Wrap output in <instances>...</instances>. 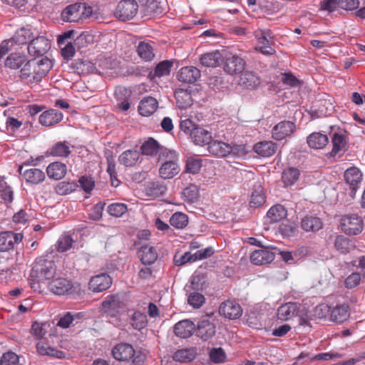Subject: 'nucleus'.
I'll list each match as a JSON object with an SVG mask.
<instances>
[{
	"label": "nucleus",
	"mask_w": 365,
	"mask_h": 365,
	"mask_svg": "<svg viewBox=\"0 0 365 365\" xmlns=\"http://www.w3.org/2000/svg\"><path fill=\"white\" fill-rule=\"evenodd\" d=\"M52 61L48 58L39 61L29 60L19 71V77L26 84L40 82L52 68Z\"/></svg>",
	"instance_id": "obj_1"
},
{
	"label": "nucleus",
	"mask_w": 365,
	"mask_h": 365,
	"mask_svg": "<svg viewBox=\"0 0 365 365\" xmlns=\"http://www.w3.org/2000/svg\"><path fill=\"white\" fill-rule=\"evenodd\" d=\"M56 273L55 262L46 256L36 259L30 272V277L34 282H43L53 279Z\"/></svg>",
	"instance_id": "obj_2"
},
{
	"label": "nucleus",
	"mask_w": 365,
	"mask_h": 365,
	"mask_svg": "<svg viewBox=\"0 0 365 365\" xmlns=\"http://www.w3.org/2000/svg\"><path fill=\"white\" fill-rule=\"evenodd\" d=\"M113 357L119 361H128L132 359L133 365H143L145 355L140 351H135L133 346L128 343H119L112 349Z\"/></svg>",
	"instance_id": "obj_3"
},
{
	"label": "nucleus",
	"mask_w": 365,
	"mask_h": 365,
	"mask_svg": "<svg viewBox=\"0 0 365 365\" xmlns=\"http://www.w3.org/2000/svg\"><path fill=\"white\" fill-rule=\"evenodd\" d=\"M93 14V8L83 3L67 6L61 12V19L66 22H79L88 19Z\"/></svg>",
	"instance_id": "obj_4"
},
{
	"label": "nucleus",
	"mask_w": 365,
	"mask_h": 365,
	"mask_svg": "<svg viewBox=\"0 0 365 365\" xmlns=\"http://www.w3.org/2000/svg\"><path fill=\"white\" fill-rule=\"evenodd\" d=\"M254 36L257 40L256 50L264 55L271 56L275 53L272 47L273 34L270 29H257L254 31Z\"/></svg>",
	"instance_id": "obj_5"
},
{
	"label": "nucleus",
	"mask_w": 365,
	"mask_h": 365,
	"mask_svg": "<svg viewBox=\"0 0 365 365\" xmlns=\"http://www.w3.org/2000/svg\"><path fill=\"white\" fill-rule=\"evenodd\" d=\"M138 4L135 0L120 1L114 11L115 16L123 21L133 19L138 13Z\"/></svg>",
	"instance_id": "obj_6"
},
{
	"label": "nucleus",
	"mask_w": 365,
	"mask_h": 365,
	"mask_svg": "<svg viewBox=\"0 0 365 365\" xmlns=\"http://www.w3.org/2000/svg\"><path fill=\"white\" fill-rule=\"evenodd\" d=\"M341 227L345 234L356 235L362 232L364 222L361 217L356 214L346 215L341 219Z\"/></svg>",
	"instance_id": "obj_7"
},
{
	"label": "nucleus",
	"mask_w": 365,
	"mask_h": 365,
	"mask_svg": "<svg viewBox=\"0 0 365 365\" xmlns=\"http://www.w3.org/2000/svg\"><path fill=\"white\" fill-rule=\"evenodd\" d=\"M48 284V290L58 296L70 294L73 292L72 282L65 277L51 279Z\"/></svg>",
	"instance_id": "obj_8"
},
{
	"label": "nucleus",
	"mask_w": 365,
	"mask_h": 365,
	"mask_svg": "<svg viewBox=\"0 0 365 365\" xmlns=\"http://www.w3.org/2000/svg\"><path fill=\"white\" fill-rule=\"evenodd\" d=\"M51 48L50 41L43 36H37L31 40L28 45V52L34 57H39L46 54Z\"/></svg>",
	"instance_id": "obj_9"
},
{
	"label": "nucleus",
	"mask_w": 365,
	"mask_h": 365,
	"mask_svg": "<svg viewBox=\"0 0 365 365\" xmlns=\"http://www.w3.org/2000/svg\"><path fill=\"white\" fill-rule=\"evenodd\" d=\"M242 312L240 304L235 300L222 302L219 307L220 314L231 320L239 319L242 316Z\"/></svg>",
	"instance_id": "obj_10"
},
{
	"label": "nucleus",
	"mask_w": 365,
	"mask_h": 365,
	"mask_svg": "<svg viewBox=\"0 0 365 365\" xmlns=\"http://www.w3.org/2000/svg\"><path fill=\"white\" fill-rule=\"evenodd\" d=\"M112 283L113 280L109 274L101 273L91 278L88 289L93 292L99 293L109 289Z\"/></svg>",
	"instance_id": "obj_11"
},
{
	"label": "nucleus",
	"mask_w": 365,
	"mask_h": 365,
	"mask_svg": "<svg viewBox=\"0 0 365 365\" xmlns=\"http://www.w3.org/2000/svg\"><path fill=\"white\" fill-rule=\"evenodd\" d=\"M245 61L237 55L230 54L225 58L224 69L230 75L240 74L245 69Z\"/></svg>",
	"instance_id": "obj_12"
},
{
	"label": "nucleus",
	"mask_w": 365,
	"mask_h": 365,
	"mask_svg": "<svg viewBox=\"0 0 365 365\" xmlns=\"http://www.w3.org/2000/svg\"><path fill=\"white\" fill-rule=\"evenodd\" d=\"M23 235L11 231L0 232V252H7L14 248V245L22 241Z\"/></svg>",
	"instance_id": "obj_13"
},
{
	"label": "nucleus",
	"mask_w": 365,
	"mask_h": 365,
	"mask_svg": "<svg viewBox=\"0 0 365 365\" xmlns=\"http://www.w3.org/2000/svg\"><path fill=\"white\" fill-rule=\"evenodd\" d=\"M296 129L295 124L289 120L281 121L272 129V138L276 140H282L290 136Z\"/></svg>",
	"instance_id": "obj_14"
},
{
	"label": "nucleus",
	"mask_w": 365,
	"mask_h": 365,
	"mask_svg": "<svg viewBox=\"0 0 365 365\" xmlns=\"http://www.w3.org/2000/svg\"><path fill=\"white\" fill-rule=\"evenodd\" d=\"M200 71L194 66H185L178 72L177 78L179 81L185 83H194L200 77Z\"/></svg>",
	"instance_id": "obj_15"
},
{
	"label": "nucleus",
	"mask_w": 365,
	"mask_h": 365,
	"mask_svg": "<svg viewBox=\"0 0 365 365\" xmlns=\"http://www.w3.org/2000/svg\"><path fill=\"white\" fill-rule=\"evenodd\" d=\"M23 165L19 168V172L22 175L26 183L31 185H38L45 180V173L38 168H30L22 172Z\"/></svg>",
	"instance_id": "obj_16"
},
{
	"label": "nucleus",
	"mask_w": 365,
	"mask_h": 365,
	"mask_svg": "<svg viewBox=\"0 0 365 365\" xmlns=\"http://www.w3.org/2000/svg\"><path fill=\"white\" fill-rule=\"evenodd\" d=\"M216 333V326L214 323L208 319H203L199 322L196 329V336L202 339L207 341L212 338Z\"/></svg>",
	"instance_id": "obj_17"
},
{
	"label": "nucleus",
	"mask_w": 365,
	"mask_h": 365,
	"mask_svg": "<svg viewBox=\"0 0 365 365\" xmlns=\"http://www.w3.org/2000/svg\"><path fill=\"white\" fill-rule=\"evenodd\" d=\"M63 118L61 112L56 109H49L43 112L38 118V122L43 126H53L60 123Z\"/></svg>",
	"instance_id": "obj_18"
},
{
	"label": "nucleus",
	"mask_w": 365,
	"mask_h": 365,
	"mask_svg": "<svg viewBox=\"0 0 365 365\" xmlns=\"http://www.w3.org/2000/svg\"><path fill=\"white\" fill-rule=\"evenodd\" d=\"M322 220L316 215L304 216L300 223L301 228L307 232H317L323 228Z\"/></svg>",
	"instance_id": "obj_19"
},
{
	"label": "nucleus",
	"mask_w": 365,
	"mask_h": 365,
	"mask_svg": "<svg viewBox=\"0 0 365 365\" xmlns=\"http://www.w3.org/2000/svg\"><path fill=\"white\" fill-rule=\"evenodd\" d=\"M28 60L25 54L21 53H11L5 60L4 66L6 68L11 70H21L24 66Z\"/></svg>",
	"instance_id": "obj_20"
},
{
	"label": "nucleus",
	"mask_w": 365,
	"mask_h": 365,
	"mask_svg": "<svg viewBox=\"0 0 365 365\" xmlns=\"http://www.w3.org/2000/svg\"><path fill=\"white\" fill-rule=\"evenodd\" d=\"M158 108V101L152 96H146L140 101L138 110L140 115L148 117L153 115Z\"/></svg>",
	"instance_id": "obj_21"
},
{
	"label": "nucleus",
	"mask_w": 365,
	"mask_h": 365,
	"mask_svg": "<svg viewBox=\"0 0 365 365\" xmlns=\"http://www.w3.org/2000/svg\"><path fill=\"white\" fill-rule=\"evenodd\" d=\"M344 179L346 182L351 187L352 195H354L357 185L361 182L362 173L359 168L351 167L345 171Z\"/></svg>",
	"instance_id": "obj_22"
},
{
	"label": "nucleus",
	"mask_w": 365,
	"mask_h": 365,
	"mask_svg": "<svg viewBox=\"0 0 365 365\" xmlns=\"http://www.w3.org/2000/svg\"><path fill=\"white\" fill-rule=\"evenodd\" d=\"M195 326L194 323L188 319L178 322L174 326L175 334L182 339H186L192 336Z\"/></svg>",
	"instance_id": "obj_23"
},
{
	"label": "nucleus",
	"mask_w": 365,
	"mask_h": 365,
	"mask_svg": "<svg viewBox=\"0 0 365 365\" xmlns=\"http://www.w3.org/2000/svg\"><path fill=\"white\" fill-rule=\"evenodd\" d=\"M208 151L210 154L218 156L225 157L232 152V146L225 142L218 140H210L208 143Z\"/></svg>",
	"instance_id": "obj_24"
},
{
	"label": "nucleus",
	"mask_w": 365,
	"mask_h": 365,
	"mask_svg": "<svg viewBox=\"0 0 365 365\" xmlns=\"http://www.w3.org/2000/svg\"><path fill=\"white\" fill-rule=\"evenodd\" d=\"M197 354L196 347H189L178 349L173 354V359L180 363H189L192 361Z\"/></svg>",
	"instance_id": "obj_25"
},
{
	"label": "nucleus",
	"mask_w": 365,
	"mask_h": 365,
	"mask_svg": "<svg viewBox=\"0 0 365 365\" xmlns=\"http://www.w3.org/2000/svg\"><path fill=\"white\" fill-rule=\"evenodd\" d=\"M274 259V253L265 249L255 250L252 253L250 256L251 262L256 265L269 264Z\"/></svg>",
	"instance_id": "obj_26"
},
{
	"label": "nucleus",
	"mask_w": 365,
	"mask_h": 365,
	"mask_svg": "<svg viewBox=\"0 0 365 365\" xmlns=\"http://www.w3.org/2000/svg\"><path fill=\"white\" fill-rule=\"evenodd\" d=\"M277 148V144L272 141H260L253 147L254 151L262 158H269L273 155L276 153Z\"/></svg>",
	"instance_id": "obj_27"
},
{
	"label": "nucleus",
	"mask_w": 365,
	"mask_h": 365,
	"mask_svg": "<svg viewBox=\"0 0 365 365\" xmlns=\"http://www.w3.org/2000/svg\"><path fill=\"white\" fill-rule=\"evenodd\" d=\"M139 1L145 15H160L164 11L161 0H139Z\"/></svg>",
	"instance_id": "obj_28"
},
{
	"label": "nucleus",
	"mask_w": 365,
	"mask_h": 365,
	"mask_svg": "<svg viewBox=\"0 0 365 365\" xmlns=\"http://www.w3.org/2000/svg\"><path fill=\"white\" fill-rule=\"evenodd\" d=\"M298 313V306L295 302H287L282 304L277 309V319L287 321Z\"/></svg>",
	"instance_id": "obj_29"
},
{
	"label": "nucleus",
	"mask_w": 365,
	"mask_h": 365,
	"mask_svg": "<svg viewBox=\"0 0 365 365\" xmlns=\"http://www.w3.org/2000/svg\"><path fill=\"white\" fill-rule=\"evenodd\" d=\"M36 352L41 356H48L56 359L65 358V353L49 346L44 341H39L36 345Z\"/></svg>",
	"instance_id": "obj_30"
},
{
	"label": "nucleus",
	"mask_w": 365,
	"mask_h": 365,
	"mask_svg": "<svg viewBox=\"0 0 365 365\" xmlns=\"http://www.w3.org/2000/svg\"><path fill=\"white\" fill-rule=\"evenodd\" d=\"M46 173L49 178L58 180L66 175L67 167L63 163L53 162L48 165L46 168Z\"/></svg>",
	"instance_id": "obj_31"
},
{
	"label": "nucleus",
	"mask_w": 365,
	"mask_h": 365,
	"mask_svg": "<svg viewBox=\"0 0 365 365\" xmlns=\"http://www.w3.org/2000/svg\"><path fill=\"white\" fill-rule=\"evenodd\" d=\"M190 137L194 143L198 145H208L212 140L211 133L200 125L191 133Z\"/></svg>",
	"instance_id": "obj_32"
},
{
	"label": "nucleus",
	"mask_w": 365,
	"mask_h": 365,
	"mask_svg": "<svg viewBox=\"0 0 365 365\" xmlns=\"http://www.w3.org/2000/svg\"><path fill=\"white\" fill-rule=\"evenodd\" d=\"M138 256L143 264H151L158 258V254L155 247L148 245L140 247L138 251Z\"/></svg>",
	"instance_id": "obj_33"
},
{
	"label": "nucleus",
	"mask_w": 365,
	"mask_h": 365,
	"mask_svg": "<svg viewBox=\"0 0 365 365\" xmlns=\"http://www.w3.org/2000/svg\"><path fill=\"white\" fill-rule=\"evenodd\" d=\"M334 245L336 250L344 255L349 253L356 248L354 241L343 235L336 236Z\"/></svg>",
	"instance_id": "obj_34"
},
{
	"label": "nucleus",
	"mask_w": 365,
	"mask_h": 365,
	"mask_svg": "<svg viewBox=\"0 0 365 365\" xmlns=\"http://www.w3.org/2000/svg\"><path fill=\"white\" fill-rule=\"evenodd\" d=\"M307 142L308 145L313 149H322L329 143V138L325 134L315 132L307 137Z\"/></svg>",
	"instance_id": "obj_35"
},
{
	"label": "nucleus",
	"mask_w": 365,
	"mask_h": 365,
	"mask_svg": "<svg viewBox=\"0 0 365 365\" xmlns=\"http://www.w3.org/2000/svg\"><path fill=\"white\" fill-rule=\"evenodd\" d=\"M200 63L206 67H216L222 61V56L218 51L202 54L200 58Z\"/></svg>",
	"instance_id": "obj_36"
},
{
	"label": "nucleus",
	"mask_w": 365,
	"mask_h": 365,
	"mask_svg": "<svg viewBox=\"0 0 365 365\" xmlns=\"http://www.w3.org/2000/svg\"><path fill=\"white\" fill-rule=\"evenodd\" d=\"M153 42L140 41L137 47L138 56L145 61H151L155 58Z\"/></svg>",
	"instance_id": "obj_37"
},
{
	"label": "nucleus",
	"mask_w": 365,
	"mask_h": 365,
	"mask_svg": "<svg viewBox=\"0 0 365 365\" xmlns=\"http://www.w3.org/2000/svg\"><path fill=\"white\" fill-rule=\"evenodd\" d=\"M158 172L162 178L171 179L180 172V167L179 163L161 164Z\"/></svg>",
	"instance_id": "obj_38"
},
{
	"label": "nucleus",
	"mask_w": 365,
	"mask_h": 365,
	"mask_svg": "<svg viewBox=\"0 0 365 365\" xmlns=\"http://www.w3.org/2000/svg\"><path fill=\"white\" fill-rule=\"evenodd\" d=\"M145 193L151 197L163 196L167 191L166 186L159 181L148 182L145 187Z\"/></svg>",
	"instance_id": "obj_39"
},
{
	"label": "nucleus",
	"mask_w": 365,
	"mask_h": 365,
	"mask_svg": "<svg viewBox=\"0 0 365 365\" xmlns=\"http://www.w3.org/2000/svg\"><path fill=\"white\" fill-rule=\"evenodd\" d=\"M33 37L34 34L31 29L23 27L16 31L11 39V43L19 46L24 45L30 42Z\"/></svg>",
	"instance_id": "obj_40"
},
{
	"label": "nucleus",
	"mask_w": 365,
	"mask_h": 365,
	"mask_svg": "<svg viewBox=\"0 0 365 365\" xmlns=\"http://www.w3.org/2000/svg\"><path fill=\"white\" fill-rule=\"evenodd\" d=\"M140 158V153L137 150H127L119 156L120 164L126 167L135 165Z\"/></svg>",
	"instance_id": "obj_41"
},
{
	"label": "nucleus",
	"mask_w": 365,
	"mask_h": 365,
	"mask_svg": "<svg viewBox=\"0 0 365 365\" xmlns=\"http://www.w3.org/2000/svg\"><path fill=\"white\" fill-rule=\"evenodd\" d=\"M332 150L330 152L331 156H335L340 152H344L346 147L345 136L342 134L334 133L331 138Z\"/></svg>",
	"instance_id": "obj_42"
},
{
	"label": "nucleus",
	"mask_w": 365,
	"mask_h": 365,
	"mask_svg": "<svg viewBox=\"0 0 365 365\" xmlns=\"http://www.w3.org/2000/svg\"><path fill=\"white\" fill-rule=\"evenodd\" d=\"M175 97L177 106L181 109L186 108L192 104L191 93L187 90L179 89L175 91Z\"/></svg>",
	"instance_id": "obj_43"
},
{
	"label": "nucleus",
	"mask_w": 365,
	"mask_h": 365,
	"mask_svg": "<svg viewBox=\"0 0 365 365\" xmlns=\"http://www.w3.org/2000/svg\"><path fill=\"white\" fill-rule=\"evenodd\" d=\"M287 215L286 208L282 205L272 206L267 212V216L273 222H277L284 219Z\"/></svg>",
	"instance_id": "obj_44"
},
{
	"label": "nucleus",
	"mask_w": 365,
	"mask_h": 365,
	"mask_svg": "<svg viewBox=\"0 0 365 365\" xmlns=\"http://www.w3.org/2000/svg\"><path fill=\"white\" fill-rule=\"evenodd\" d=\"M158 161L161 164L179 163V155L174 150L163 148L158 154Z\"/></svg>",
	"instance_id": "obj_45"
},
{
	"label": "nucleus",
	"mask_w": 365,
	"mask_h": 365,
	"mask_svg": "<svg viewBox=\"0 0 365 365\" xmlns=\"http://www.w3.org/2000/svg\"><path fill=\"white\" fill-rule=\"evenodd\" d=\"M349 317L348 307L345 305L336 306L330 312V318L333 322L341 324Z\"/></svg>",
	"instance_id": "obj_46"
},
{
	"label": "nucleus",
	"mask_w": 365,
	"mask_h": 365,
	"mask_svg": "<svg viewBox=\"0 0 365 365\" xmlns=\"http://www.w3.org/2000/svg\"><path fill=\"white\" fill-rule=\"evenodd\" d=\"M53 156L67 158L71 154L70 143L67 141H59L53 145L51 149Z\"/></svg>",
	"instance_id": "obj_47"
},
{
	"label": "nucleus",
	"mask_w": 365,
	"mask_h": 365,
	"mask_svg": "<svg viewBox=\"0 0 365 365\" xmlns=\"http://www.w3.org/2000/svg\"><path fill=\"white\" fill-rule=\"evenodd\" d=\"M189 222L188 216L183 212H176L170 218V224L175 228L182 230L187 227Z\"/></svg>",
	"instance_id": "obj_48"
},
{
	"label": "nucleus",
	"mask_w": 365,
	"mask_h": 365,
	"mask_svg": "<svg viewBox=\"0 0 365 365\" xmlns=\"http://www.w3.org/2000/svg\"><path fill=\"white\" fill-rule=\"evenodd\" d=\"M163 147L153 138H150L143 143L140 147L142 154L145 155H155L159 154Z\"/></svg>",
	"instance_id": "obj_49"
},
{
	"label": "nucleus",
	"mask_w": 365,
	"mask_h": 365,
	"mask_svg": "<svg viewBox=\"0 0 365 365\" xmlns=\"http://www.w3.org/2000/svg\"><path fill=\"white\" fill-rule=\"evenodd\" d=\"M239 83L247 88H255L259 84V79L252 72L246 71L241 73Z\"/></svg>",
	"instance_id": "obj_50"
},
{
	"label": "nucleus",
	"mask_w": 365,
	"mask_h": 365,
	"mask_svg": "<svg viewBox=\"0 0 365 365\" xmlns=\"http://www.w3.org/2000/svg\"><path fill=\"white\" fill-rule=\"evenodd\" d=\"M300 173L298 169L294 168H289L283 171L282 175V182L286 187L292 185L299 179Z\"/></svg>",
	"instance_id": "obj_51"
},
{
	"label": "nucleus",
	"mask_w": 365,
	"mask_h": 365,
	"mask_svg": "<svg viewBox=\"0 0 365 365\" xmlns=\"http://www.w3.org/2000/svg\"><path fill=\"white\" fill-rule=\"evenodd\" d=\"M202 159L200 158L188 157L185 162V171L193 175L198 173L202 165Z\"/></svg>",
	"instance_id": "obj_52"
},
{
	"label": "nucleus",
	"mask_w": 365,
	"mask_h": 365,
	"mask_svg": "<svg viewBox=\"0 0 365 365\" xmlns=\"http://www.w3.org/2000/svg\"><path fill=\"white\" fill-rule=\"evenodd\" d=\"M265 202V195L263 188L261 185H258L252 193L250 205L251 207H257L262 205Z\"/></svg>",
	"instance_id": "obj_53"
},
{
	"label": "nucleus",
	"mask_w": 365,
	"mask_h": 365,
	"mask_svg": "<svg viewBox=\"0 0 365 365\" xmlns=\"http://www.w3.org/2000/svg\"><path fill=\"white\" fill-rule=\"evenodd\" d=\"M49 324L48 322L33 323L31 329V334L38 339L43 338L48 332Z\"/></svg>",
	"instance_id": "obj_54"
},
{
	"label": "nucleus",
	"mask_w": 365,
	"mask_h": 365,
	"mask_svg": "<svg viewBox=\"0 0 365 365\" xmlns=\"http://www.w3.org/2000/svg\"><path fill=\"white\" fill-rule=\"evenodd\" d=\"M108 214L115 217H120L128 212V206L126 204L115 202L108 205L107 208Z\"/></svg>",
	"instance_id": "obj_55"
},
{
	"label": "nucleus",
	"mask_w": 365,
	"mask_h": 365,
	"mask_svg": "<svg viewBox=\"0 0 365 365\" xmlns=\"http://www.w3.org/2000/svg\"><path fill=\"white\" fill-rule=\"evenodd\" d=\"M73 240L71 235H62L56 244V250L60 252H64L71 248Z\"/></svg>",
	"instance_id": "obj_56"
},
{
	"label": "nucleus",
	"mask_w": 365,
	"mask_h": 365,
	"mask_svg": "<svg viewBox=\"0 0 365 365\" xmlns=\"http://www.w3.org/2000/svg\"><path fill=\"white\" fill-rule=\"evenodd\" d=\"M131 325L137 330H140L147 324V317L140 312H135L131 318Z\"/></svg>",
	"instance_id": "obj_57"
},
{
	"label": "nucleus",
	"mask_w": 365,
	"mask_h": 365,
	"mask_svg": "<svg viewBox=\"0 0 365 365\" xmlns=\"http://www.w3.org/2000/svg\"><path fill=\"white\" fill-rule=\"evenodd\" d=\"M172 66L173 63L170 61L165 60L160 62L155 68V76L158 77L168 76Z\"/></svg>",
	"instance_id": "obj_58"
},
{
	"label": "nucleus",
	"mask_w": 365,
	"mask_h": 365,
	"mask_svg": "<svg viewBox=\"0 0 365 365\" xmlns=\"http://www.w3.org/2000/svg\"><path fill=\"white\" fill-rule=\"evenodd\" d=\"M205 302L204 295L197 292L190 293L187 297V303L195 309L201 307Z\"/></svg>",
	"instance_id": "obj_59"
},
{
	"label": "nucleus",
	"mask_w": 365,
	"mask_h": 365,
	"mask_svg": "<svg viewBox=\"0 0 365 365\" xmlns=\"http://www.w3.org/2000/svg\"><path fill=\"white\" fill-rule=\"evenodd\" d=\"M77 185L75 182H69L66 181L60 182L56 187V192L58 195H68L76 190Z\"/></svg>",
	"instance_id": "obj_60"
},
{
	"label": "nucleus",
	"mask_w": 365,
	"mask_h": 365,
	"mask_svg": "<svg viewBox=\"0 0 365 365\" xmlns=\"http://www.w3.org/2000/svg\"><path fill=\"white\" fill-rule=\"evenodd\" d=\"M19 357L14 352H7L3 354L1 359V365H17Z\"/></svg>",
	"instance_id": "obj_61"
},
{
	"label": "nucleus",
	"mask_w": 365,
	"mask_h": 365,
	"mask_svg": "<svg viewBox=\"0 0 365 365\" xmlns=\"http://www.w3.org/2000/svg\"><path fill=\"white\" fill-rule=\"evenodd\" d=\"M194 255L189 252L184 253L179 257L177 255L174 257V263L176 266H182L187 262H194Z\"/></svg>",
	"instance_id": "obj_62"
},
{
	"label": "nucleus",
	"mask_w": 365,
	"mask_h": 365,
	"mask_svg": "<svg viewBox=\"0 0 365 365\" xmlns=\"http://www.w3.org/2000/svg\"><path fill=\"white\" fill-rule=\"evenodd\" d=\"M282 82L291 87H297L300 85V81L292 73H282Z\"/></svg>",
	"instance_id": "obj_63"
},
{
	"label": "nucleus",
	"mask_w": 365,
	"mask_h": 365,
	"mask_svg": "<svg viewBox=\"0 0 365 365\" xmlns=\"http://www.w3.org/2000/svg\"><path fill=\"white\" fill-rule=\"evenodd\" d=\"M361 281L360 274L353 272L345 280V287L348 289H352L357 287Z\"/></svg>",
	"instance_id": "obj_64"
}]
</instances>
